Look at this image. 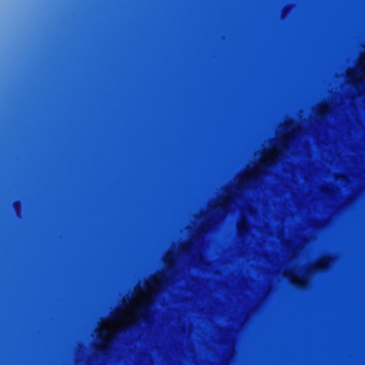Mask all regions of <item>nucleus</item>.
I'll return each instance as SVG.
<instances>
[{
  "label": "nucleus",
  "instance_id": "f257e3e1",
  "mask_svg": "<svg viewBox=\"0 0 365 365\" xmlns=\"http://www.w3.org/2000/svg\"><path fill=\"white\" fill-rule=\"evenodd\" d=\"M271 165V162L269 163H260L255 168V170L252 171L248 175L243 176L240 180V185L243 186L245 183H249L251 180H255L259 173L263 169Z\"/></svg>",
  "mask_w": 365,
  "mask_h": 365
},
{
  "label": "nucleus",
  "instance_id": "f03ea898",
  "mask_svg": "<svg viewBox=\"0 0 365 365\" xmlns=\"http://www.w3.org/2000/svg\"><path fill=\"white\" fill-rule=\"evenodd\" d=\"M165 279L164 274H159L156 277H155L150 283L146 285L147 289H152L153 291L159 290Z\"/></svg>",
  "mask_w": 365,
  "mask_h": 365
},
{
  "label": "nucleus",
  "instance_id": "7ed1b4c3",
  "mask_svg": "<svg viewBox=\"0 0 365 365\" xmlns=\"http://www.w3.org/2000/svg\"><path fill=\"white\" fill-rule=\"evenodd\" d=\"M137 316L144 322H147L150 317V309L148 304L142 306L136 313Z\"/></svg>",
  "mask_w": 365,
  "mask_h": 365
},
{
  "label": "nucleus",
  "instance_id": "20e7f679",
  "mask_svg": "<svg viewBox=\"0 0 365 365\" xmlns=\"http://www.w3.org/2000/svg\"><path fill=\"white\" fill-rule=\"evenodd\" d=\"M289 143V136H284L282 138L279 143V147H282L283 148H286Z\"/></svg>",
  "mask_w": 365,
  "mask_h": 365
},
{
  "label": "nucleus",
  "instance_id": "39448f33",
  "mask_svg": "<svg viewBox=\"0 0 365 365\" xmlns=\"http://www.w3.org/2000/svg\"><path fill=\"white\" fill-rule=\"evenodd\" d=\"M165 263L170 270H173V269L175 267V260L172 258L167 259Z\"/></svg>",
  "mask_w": 365,
  "mask_h": 365
},
{
  "label": "nucleus",
  "instance_id": "423d86ee",
  "mask_svg": "<svg viewBox=\"0 0 365 365\" xmlns=\"http://www.w3.org/2000/svg\"><path fill=\"white\" fill-rule=\"evenodd\" d=\"M98 336L100 338H103L108 336H110L111 334L108 330L103 329L99 332Z\"/></svg>",
  "mask_w": 365,
  "mask_h": 365
},
{
  "label": "nucleus",
  "instance_id": "0eeeda50",
  "mask_svg": "<svg viewBox=\"0 0 365 365\" xmlns=\"http://www.w3.org/2000/svg\"><path fill=\"white\" fill-rule=\"evenodd\" d=\"M226 205H227V202H226V199L225 198V199L222 201V202H220V203L219 204V206H220V207L221 209L225 210V209L226 208Z\"/></svg>",
  "mask_w": 365,
  "mask_h": 365
},
{
  "label": "nucleus",
  "instance_id": "6e6552de",
  "mask_svg": "<svg viewBox=\"0 0 365 365\" xmlns=\"http://www.w3.org/2000/svg\"><path fill=\"white\" fill-rule=\"evenodd\" d=\"M120 312H118V311H116V312H113V313L112 314L111 317H112L113 319H118V318H119V317H120Z\"/></svg>",
  "mask_w": 365,
  "mask_h": 365
},
{
  "label": "nucleus",
  "instance_id": "1a4fd4ad",
  "mask_svg": "<svg viewBox=\"0 0 365 365\" xmlns=\"http://www.w3.org/2000/svg\"><path fill=\"white\" fill-rule=\"evenodd\" d=\"M181 249L183 252H188L190 249V245H185L182 247Z\"/></svg>",
  "mask_w": 365,
  "mask_h": 365
},
{
  "label": "nucleus",
  "instance_id": "9d476101",
  "mask_svg": "<svg viewBox=\"0 0 365 365\" xmlns=\"http://www.w3.org/2000/svg\"><path fill=\"white\" fill-rule=\"evenodd\" d=\"M98 350L101 353H106L107 348L105 346H102L99 348H98Z\"/></svg>",
  "mask_w": 365,
  "mask_h": 365
},
{
  "label": "nucleus",
  "instance_id": "9b49d317",
  "mask_svg": "<svg viewBox=\"0 0 365 365\" xmlns=\"http://www.w3.org/2000/svg\"><path fill=\"white\" fill-rule=\"evenodd\" d=\"M314 269L317 270V271L322 270V265L315 266L314 267Z\"/></svg>",
  "mask_w": 365,
  "mask_h": 365
},
{
  "label": "nucleus",
  "instance_id": "f8f14e48",
  "mask_svg": "<svg viewBox=\"0 0 365 365\" xmlns=\"http://www.w3.org/2000/svg\"><path fill=\"white\" fill-rule=\"evenodd\" d=\"M19 205V202H15L14 203V206H16V205Z\"/></svg>",
  "mask_w": 365,
  "mask_h": 365
},
{
  "label": "nucleus",
  "instance_id": "ddd939ff",
  "mask_svg": "<svg viewBox=\"0 0 365 365\" xmlns=\"http://www.w3.org/2000/svg\"><path fill=\"white\" fill-rule=\"evenodd\" d=\"M242 229H243L242 226H240V227H239V230H242Z\"/></svg>",
  "mask_w": 365,
  "mask_h": 365
},
{
  "label": "nucleus",
  "instance_id": "4468645a",
  "mask_svg": "<svg viewBox=\"0 0 365 365\" xmlns=\"http://www.w3.org/2000/svg\"><path fill=\"white\" fill-rule=\"evenodd\" d=\"M325 262H326V261H325V260L322 261V264H324Z\"/></svg>",
  "mask_w": 365,
  "mask_h": 365
}]
</instances>
